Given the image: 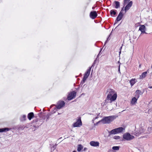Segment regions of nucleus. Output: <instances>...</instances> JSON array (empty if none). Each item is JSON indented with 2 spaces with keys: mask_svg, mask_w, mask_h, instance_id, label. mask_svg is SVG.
Instances as JSON below:
<instances>
[{
  "mask_svg": "<svg viewBox=\"0 0 152 152\" xmlns=\"http://www.w3.org/2000/svg\"><path fill=\"white\" fill-rule=\"evenodd\" d=\"M108 93L107 98L108 100L110 101V102L112 101H115L116 99L117 95L115 91L112 89H109L107 90Z\"/></svg>",
  "mask_w": 152,
  "mask_h": 152,
  "instance_id": "obj_1",
  "label": "nucleus"
},
{
  "mask_svg": "<svg viewBox=\"0 0 152 152\" xmlns=\"http://www.w3.org/2000/svg\"><path fill=\"white\" fill-rule=\"evenodd\" d=\"M120 147L119 146H113L112 147V149L114 150L118 151L119 150Z\"/></svg>",
  "mask_w": 152,
  "mask_h": 152,
  "instance_id": "obj_24",
  "label": "nucleus"
},
{
  "mask_svg": "<svg viewBox=\"0 0 152 152\" xmlns=\"http://www.w3.org/2000/svg\"><path fill=\"white\" fill-rule=\"evenodd\" d=\"M101 50H101L100 51V52H99V54H98V56L99 55V54H100V52H101Z\"/></svg>",
  "mask_w": 152,
  "mask_h": 152,
  "instance_id": "obj_33",
  "label": "nucleus"
},
{
  "mask_svg": "<svg viewBox=\"0 0 152 152\" xmlns=\"http://www.w3.org/2000/svg\"><path fill=\"white\" fill-rule=\"evenodd\" d=\"M132 5V2L130 1L129 2L125 8V11L126 12L127 10H128Z\"/></svg>",
  "mask_w": 152,
  "mask_h": 152,
  "instance_id": "obj_13",
  "label": "nucleus"
},
{
  "mask_svg": "<svg viewBox=\"0 0 152 152\" xmlns=\"http://www.w3.org/2000/svg\"><path fill=\"white\" fill-rule=\"evenodd\" d=\"M136 79H132L130 81V83L131 86H133L136 83Z\"/></svg>",
  "mask_w": 152,
  "mask_h": 152,
  "instance_id": "obj_20",
  "label": "nucleus"
},
{
  "mask_svg": "<svg viewBox=\"0 0 152 152\" xmlns=\"http://www.w3.org/2000/svg\"><path fill=\"white\" fill-rule=\"evenodd\" d=\"M148 129H150L151 130V127H150V128L149 127V128H148Z\"/></svg>",
  "mask_w": 152,
  "mask_h": 152,
  "instance_id": "obj_35",
  "label": "nucleus"
},
{
  "mask_svg": "<svg viewBox=\"0 0 152 152\" xmlns=\"http://www.w3.org/2000/svg\"><path fill=\"white\" fill-rule=\"evenodd\" d=\"M82 125V123L80 118H79L77 121L74 123L73 124L74 127H79Z\"/></svg>",
  "mask_w": 152,
  "mask_h": 152,
  "instance_id": "obj_7",
  "label": "nucleus"
},
{
  "mask_svg": "<svg viewBox=\"0 0 152 152\" xmlns=\"http://www.w3.org/2000/svg\"><path fill=\"white\" fill-rule=\"evenodd\" d=\"M148 88H152V86L149 87Z\"/></svg>",
  "mask_w": 152,
  "mask_h": 152,
  "instance_id": "obj_34",
  "label": "nucleus"
},
{
  "mask_svg": "<svg viewBox=\"0 0 152 152\" xmlns=\"http://www.w3.org/2000/svg\"><path fill=\"white\" fill-rule=\"evenodd\" d=\"M24 117H25V115H23Z\"/></svg>",
  "mask_w": 152,
  "mask_h": 152,
  "instance_id": "obj_38",
  "label": "nucleus"
},
{
  "mask_svg": "<svg viewBox=\"0 0 152 152\" xmlns=\"http://www.w3.org/2000/svg\"><path fill=\"white\" fill-rule=\"evenodd\" d=\"M141 91L140 90H137L136 91V97L138 98L140 96V95L141 94Z\"/></svg>",
  "mask_w": 152,
  "mask_h": 152,
  "instance_id": "obj_19",
  "label": "nucleus"
},
{
  "mask_svg": "<svg viewBox=\"0 0 152 152\" xmlns=\"http://www.w3.org/2000/svg\"><path fill=\"white\" fill-rule=\"evenodd\" d=\"M97 15L95 11L91 12L90 14V17L93 19H95L97 16Z\"/></svg>",
  "mask_w": 152,
  "mask_h": 152,
  "instance_id": "obj_11",
  "label": "nucleus"
},
{
  "mask_svg": "<svg viewBox=\"0 0 152 152\" xmlns=\"http://www.w3.org/2000/svg\"><path fill=\"white\" fill-rule=\"evenodd\" d=\"M90 144L92 146L97 147L99 146V143L97 141H91L90 142Z\"/></svg>",
  "mask_w": 152,
  "mask_h": 152,
  "instance_id": "obj_12",
  "label": "nucleus"
},
{
  "mask_svg": "<svg viewBox=\"0 0 152 152\" xmlns=\"http://www.w3.org/2000/svg\"><path fill=\"white\" fill-rule=\"evenodd\" d=\"M123 8H122V10H121L118 16H117L116 18V19L115 21L114 25H115L117 23L118 21H119L122 19L123 16V14L122 12V11L123 10Z\"/></svg>",
  "mask_w": 152,
  "mask_h": 152,
  "instance_id": "obj_6",
  "label": "nucleus"
},
{
  "mask_svg": "<svg viewBox=\"0 0 152 152\" xmlns=\"http://www.w3.org/2000/svg\"><path fill=\"white\" fill-rule=\"evenodd\" d=\"M87 148H85L84 149V150H83V151H86V150H87Z\"/></svg>",
  "mask_w": 152,
  "mask_h": 152,
  "instance_id": "obj_30",
  "label": "nucleus"
},
{
  "mask_svg": "<svg viewBox=\"0 0 152 152\" xmlns=\"http://www.w3.org/2000/svg\"><path fill=\"white\" fill-rule=\"evenodd\" d=\"M113 14L114 15H115L116 14V12L115 10H112L110 12V14L112 16V14Z\"/></svg>",
  "mask_w": 152,
  "mask_h": 152,
  "instance_id": "obj_25",
  "label": "nucleus"
},
{
  "mask_svg": "<svg viewBox=\"0 0 152 152\" xmlns=\"http://www.w3.org/2000/svg\"><path fill=\"white\" fill-rule=\"evenodd\" d=\"M125 129L122 127H120L111 130L110 133L111 134H116L124 132Z\"/></svg>",
  "mask_w": 152,
  "mask_h": 152,
  "instance_id": "obj_3",
  "label": "nucleus"
},
{
  "mask_svg": "<svg viewBox=\"0 0 152 152\" xmlns=\"http://www.w3.org/2000/svg\"><path fill=\"white\" fill-rule=\"evenodd\" d=\"M73 152H76V151H73Z\"/></svg>",
  "mask_w": 152,
  "mask_h": 152,
  "instance_id": "obj_37",
  "label": "nucleus"
},
{
  "mask_svg": "<svg viewBox=\"0 0 152 152\" xmlns=\"http://www.w3.org/2000/svg\"><path fill=\"white\" fill-rule=\"evenodd\" d=\"M122 46H123V45H122V46H121L120 47V48L119 50H120V51L119 52V54H120L121 53V49L122 48Z\"/></svg>",
  "mask_w": 152,
  "mask_h": 152,
  "instance_id": "obj_28",
  "label": "nucleus"
},
{
  "mask_svg": "<svg viewBox=\"0 0 152 152\" xmlns=\"http://www.w3.org/2000/svg\"><path fill=\"white\" fill-rule=\"evenodd\" d=\"M114 105V104H110L107 106V109L108 110H111L113 109V106Z\"/></svg>",
  "mask_w": 152,
  "mask_h": 152,
  "instance_id": "obj_15",
  "label": "nucleus"
},
{
  "mask_svg": "<svg viewBox=\"0 0 152 152\" xmlns=\"http://www.w3.org/2000/svg\"><path fill=\"white\" fill-rule=\"evenodd\" d=\"M9 130V129L7 128H5L2 129H0V132H6Z\"/></svg>",
  "mask_w": 152,
  "mask_h": 152,
  "instance_id": "obj_21",
  "label": "nucleus"
},
{
  "mask_svg": "<svg viewBox=\"0 0 152 152\" xmlns=\"http://www.w3.org/2000/svg\"><path fill=\"white\" fill-rule=\"evenodd\" d=\"M34 115L33 113L31 112L29 113L28 115V117L29 120H31V118L34 117Z\"/></svg>",
  "mask_w": 152,
  "mask_h": 152,
  "instance_id": "obj_18",
  "label": "nucleus"
},
{
  "mask_svg": "<svg viewBox=\"0 0 152 152\" xmlns=\"http://www.w3.org/2000/svg\"><path fill=\"white\" fill-rule=\"evenodd\" d=\"M139 24V23H137L135 25H136V26H137V25H138Z\"/></svg>",
  "mask_w": 152,
  "mask_h": 152,
  "instance_id": "obj_32",
  "label": "nucleus"
},
{
  "mask_svg": "<svg viewBox=\"0 0 152 152\" xmlns=\"http://www.w3.org/2000/svg\"><path fill=\"white\" fill-rule=\"evenodd\" d=\"M91 68V67H90L89 69H88L87 70V71L85 73L83 77V81H82V82H83V83H84L85 81L86 80V79L88 78V76L90 75Z\"/></svg>",
  "mask_w": 152,
  "mask_h": 152,
  "instance_id": "obj_5",
  "label": "nucleus"
},
{
  "mask_svg": "<svg viewBox=\"0 0 152 152\" xmlns=\"http://www.w3.org/2000/svg\"><path fill=\"white\" fill-rule=\"evenodd\" d=\"M113 138L115 140H119L120 139V137L118 136H115L113 137Z\"/></svg>",
  "mask_w": 152,
  "mask_h": 152,
  "instance_id": "obj_26",
  "label": "nucleus"
},
{
  "mask_svg": "<svg viewBox=\"0 0 152 152\" xmlns=\"http://www.w3.org/2000/svg\"><path fill=\"white\" fill-rule=\"evenodd\" d=\"M130 0H124V5H125V3H126L127 2H129Z\"/></svg>",
  "mask_w": 152,
  "mask_h": 152,
  "instance_id": "obj_27",
  "label": "nucleus"
},
{
  "mask_svg": "<svg viewBox=\"0 0 152 152\" xmlns=\"http://www.w3.org/2000/svg\"><path fill=\"white\" fill-rule=\"evenodd\" d=\"M62 138V137H60L58 139V140H60Z\"/></svg>",
  "mask_w": 152,
  "mask_h": 152,
  "instance_id": "obj_36",
  "label": "nucleus"
},
{
  "mask_svg": "<svg viewBox=\"0 0 152 152\" xmlns=\"http://www.w3.org/2000/svg\"><path fill=\"white\" fill-rule=\"evenodd\" d=\"M98 118V117H97H97H96L95 118H94L93 119V120H92L93 123H94V120H95V119H96L97 118Z\"/></svg>",
  "mask_w": 152,
  "mask_h": 152,
  "instance_id": "obj_29",
  "label": "nucleus"
},
{
  "mask_svg": "<svg viewBox=\"0 0 152 152\" xmlns=\"http://www.w3.org/2000/svg\"><path fill=\"white\" fill-rule=\"evenodd\" d=\"M123 138L126 140L130 141L133 139L134 137L129 133H126L123 134Z\"/></svg>",
  "mask_w": 152,
  "mask_h": 152,
  "instance_id": "obj_4",
  "label": "nucleus"
},
{
  "mask_svg": "<svg viewBox=\"0 0 152 152\" xmlns=\"http://www.w3.org/2000/svg\"><path fill=\"white\" fill-rule=\"evenodd\" d=\"M147 73V72H145L142 73V75L140 76V79H142L144 78L146 76Z\"/></svg>",
  "mask_w": 152,
  "mask_h": 152,
  "instance_id": "obj_16",
  "label": "nucleus"
},
{
  "mask_svg": "<svg viewBox=\"0 0 152 152\" xmlns=\"http://www.w3.org/2000/svg\"><path fill=\"white\" fill-rule=\"evenodd\" d=\"M145 129L144 127H140L139 128L136 129V134H139L143 133L145 131Z\"/></svg>",
  "mask_w": 152,
  "mask_h": 152,
  "instance_id": "obj_9",
  "label": "nucleus"
},
{
  "mask_svg": "<svg viewBox=\"0 0 152 152\" xmlns=\"http://www.w3.org/2000/svg\"><path fill=\"white\" fill-rule=\"evenodd\" d=\"M65 105V102L63 101H59L58 103V104L56 106L57 109H60L64 107Z\"/></svg>",
  "mask_w": 152,
  "mask_h": 152,
  "instance_id": "obj_10",
  "label": "nucleus"
},
{
  "mask_svg": "<svg viewBox=\"0 0 152 152\" xmlns=\"http://www.w3.org/2000/svg\"><path fill=\"white\" fill-rule=\"evenodd\" d=\"M117 117V116L115 115L106 117L101 120V121L103 124H109L115 119Z\"/></svg>",
  "mask_w": 152,
  "mask_h": 152,
  "instance_id": "obj_2",
  "label": "nucleus"
},
{
  "mask_svg": "<svg viewBox=\"0 0 152 152\" xmlns=\"http://www.w3.org/2000/svg\"><path fill=\"white\" fill-rule=\"evenodd\" d=\"M115 8L117 9L120 7V3L118 1H115Z\"/></svg>",
  "mask_w": 152,
  "mask_h": 152,
  "instance_id": "obj_23",
  "label": "nucleus"
},
{
  "mask_svg": "<svg viewBox=\"0 0 152 152\" xmlns=\"http://www.w3.org/2000/svg\"><path fill=\"white\" fill-rule=\"evenodd\" d=\"M83 146H82V145H81V144L79 145H78V147H77V151H78L80 152L81 151V150L82 149H83Z\"/></svg>",
  "mask_w": 152,
  "mask_h": 152,
  "instance_id": "obj_22",
  "label": "nucleus"
},
{
  "mask_svg": "<svg viewBox=\"0 0 152 152\" xmlns=\"http://www.w3.org/2000/svg\"><path fill=\"white\" fill-rule=\"evenodd\" d=\"M138 99L137 98H136L135 97H133L131 101V104L133 105L134 104L137 102Z\"/></svg>",
  "mask_w": 152,
  "mask_h": 152,
  "instance_id": "obj_17",
  "label": "nucleus"
},
{
  "mask_svg": "<svg viewBox=\"0 0 152 152\" xmlns=\"http://www.w3.org/2000/svg\"><path fill=\"white\" fill-rule=\"evenodd\" d=\"M76 94V92L75 91H73L70 93L68 95L67 99L68 100H71L75 97Z\"/></svg>",
  "mask_w": 152,
  "mask_h": 152,
  "instance_id": "obj_8",
  "label": "nucleus"
},
{
  "mask_svg": "<svg viewBox=\"0 0 152 152\" xmlns=\"http://www.w3.org/2000/svg\"><path fill=\"white\" fill-rule=\"evenodd\" d=\"M139 30L142 33H145V27L144 25H140Z\"/></svg>",
  "mask_w": 152,
  "mask_h": 152,
  "instance_id": "obj_14",
  "label": "nucleus"
},
{
  "mask_svg": "<svg viewBox=\"0 0 152 152\" xmlns=\"http://www.w3.org/2000/svg\"><path fill=\"white\" fill-rule=\"evenodd\" d=\"M101 120H100V121H98L97 123H96V124H97L98 123H99L100 122H101Z\"/></svg>",
  "mask_w": 152,
  "mask_h": 152,
  "instance_id": "obj_31",
  "label": "nucleus"
}]
</instances>
